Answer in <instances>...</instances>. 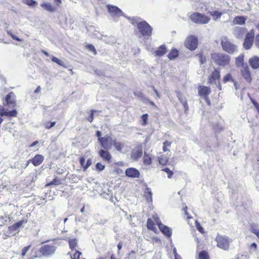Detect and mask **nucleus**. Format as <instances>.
<instances>
[{
    "instance_id": "1",
    "label": "nucleus",
    "mask_w": 259,
    "mask_h": 259,
    "mask_svg": "<svg viewBox=\"0 0 259 259\" xmlns=\"http://www.w3.org/2000/svg\"><path fill=\"white\" fill-rule=\"evenodd\" d=\"M211 58L218 65L223 66L228 65L230 61L229 55L222 53H213L211 55Z\"/></svg>"
},
{
    "instance_id": "2",
    "label": "nucleus",
    "mask_w": 259,
    "mask_h": 259,
    "mask_svg": "<svg viewBox=\"0 0 259 259\" xmlns=\"http://www.w3.org/2000/svg\"><path fill=\"white\" fill-rule=\"evenodd\" d=\"M221 45L223 50L230 54H233L238 51L237 46L231 42L226 36L221 37Z\"/></svg>"
},
{
    "instance_id": "3",
    "label": "nucleus",
    "mask_w": 259,
    "mask_h": 259,
    "mask_svg": "<svg viewBox=\"0 0 259 259\" xmlns=\"http://www.w3.org/2000/svg\"><path fill=\"white\" fill-rule=\"evenodd\" d=\"M137 27L142 36H150L152 35L153 29L145 21L138 23Z\"/></svg>"
},
{
    "instance_id": "4",
    "label": "nucleus",
    "mask_w": 259,
    "mask_h": 259,
    "mask_svg": "<svg viewBox=\"0 0 259 259\" xmlns=\"http://www.w3.org/2000/svg\"><path fill=\"white\" fill-rule=\"evenodd\" d=\"M189 18L195 23L199 24H207L210 21V18L199 13H194L190 15Z\"/></svg>"
},
{
    "instance_id": "5",
    "label": "nucleus",
    "mask_w": 259,
    "mask_h": 259,
    "mask_svg": "<svg viewBox=\"0 0 259 259\" xmlns=\"http://www.w3.org/2000/svg\"><path fill=\"white\" fill-rule=\"evenodd\" d=\"M215 241L218 247L225 250H228L229 249L230 243L231 240L228 237L218 235L215 238Z\"/></svg>"
},
{
    "instance_id": "6",
    "label": "nucleus",
    "mask_w": 259,
    "mask_h": 259,
    "mask_svg": "<svg viewBox=\"0 0 259 259\" xmlns=\"http://www.w3.org/2000/svg\"><path fill=\"white\" fill-rule=\"evenodd\" d=\"M220 71L219 68L215 69L208 77V83L214 84L218 87L220 90H222V87L220 83Z\"/></svg>"
},
{
    "instance_id": "7",
    "label": "nucleus",
    "mask_w": 259,
    "mask_h": 259,
    "mask_svg": "<svg viewBox=\"0 0 259 259\" xmlns=\"http://www.w3.org/2000/svg\"><path fill=\"white\" fill-rule=\"evenodd\" d=\"M98 141L102 148L104 149L109 150L111 148L114 140L110 136L106 135L104 137L98 138Z\"/></svg>"
},
{
    "instance_id": "8",
    "label": "nucleus",
    "mask_w": 259,
    "mask_h": 259,
    "mask_svg": "<svg viewBox=\"0 0 259 259\" xmlns=\"http://www.w3.org/2000/svg\"><path fill=\"white\" fill-rule=\"evenodd\" d=\"M198 45V39L197 37L191 35L188 37L185 41V46L190 50H195Z\"/></svg>"
},
{
    "instance_id": "9",
    "label": "nucleus",
    "mask_w": 259,
    "mask_h": 259,
    "mask_svg": "<svg viewBox=\"0 0 259 259\" xmlns=\"http://www.w3.org/2000/svg\"><path fill=\"white\" fill-rule=\"evenodd\" d=\"M254 38V33L251 31L246 34L244 41L243 43V47L246 50L250 49L252 44Z\"/></svg>"
},
{
    "instance_id": "10",
    "label": "nucleus",
    "mask_w": 259,
    "mask_h": 259,
    "mask_svg": "<svg viewBox=\"0 0 259 259\" xmlns=\"http://www.w3.org/2000/svg\"><path fill=\"white\" fill-rule=\"evenodd\" d=\"M241 73L244 79L248 83L251 82L252 78L251 76L250 72L248 65L246 64L243 65L242 69L241 70Z\"/></svg>"
},
{
    "instance_id": "11",
    "label": "nucleus",
    "mask_w": 259,
    "mask_h": 259,
    "mask_svg": "<svg viewBox=\"0 0 259 259\" xmlns=\"http://www.w3.org/2000/svg\"><path fill=\"white\" fill-rule=\"evenodd\" d=\"M56 250L53 245H45L40 249V252L44 255H50L53 254Z\"/></svg>"
},
{
    "instance_id": "12",
    "label": "nucleus",
    "mask_w": 259,
    "mask_h": 259,
    "mask_svg": "<svg viewBox=\"0 0 259 259\" xmlns=\"http://www.w3.org/2000/svg\"><path fill=\"white\" fill-rule=\"evenodd\" d=\"M198 93L200 97L206 98L210 94L211 90L209 87L200 85L198 88Z\"/></svg>"
},
{
    "instance_id": "13",
    "label": "nucleus",
    "mask_w": 259,
    "mask_h": 259,
    "mask_svg": "<svg viewBox=\"0 0 259 259\" xmlns=\"http://www.w3.org/2000/svg\"><path fill=\"white\" fill-rule=\"evenodd\" d=\"M108 10L109 13L111 14L112 16H116L119 17L120 16H124V13L118 7L114 6H107Z\"/></svg>"
},
{
    "instance_id": "14",
    "label": "nucleus",
    "mask_w": 259,
    "mask_h": 259,
    "mask_svg": "<svg viewBox=\"0 0 259 259\" xmlns=\"http://www.w3.org/2000/svg\"><path fill=\"white\" fill-rule=\"evenodd\" d=\"M17 114V112L16 110L8 111L7 110H5L2 105H0V115L1 116H6L8 117H16Z\"/></svg>"
},
{
    "instance_id": "15",
    "label": "nucleus",
    "mask_w": 259,
    "mask_h": 259,
    "mask_svg": "<svg viewBox=\"0 0 259 259\" xmlns=\"http://www.w3.org/2000/svg\"><path fill=\"white\" fill-rule=\"evenodd\" d=\"M157 224L161 232L167 237L170 238L172 234L171 229L161 223H157Z\"/></svg>"
},
{
    "instance_id": "16",
    "label": "nucleus",
    "mask_w": 259,
    "mask_h": 259,
    "mask_svg": "<svg viewBox=\"0 0 259 259\" xmlns=\"http://www.w3.org/2000/svg\"><path fill=\"white\" fill-rule=\"evenodd\" d=\"M246 32L245 29L240 27H236L234 28L233 33L237 38H241Z\"/></svg>"
},
{
    "instance_id": "17",
    "label": "nucleus",
    "mask_w": 259,
    "mask_h": 259,
    "mask_svg": "<svg viewBox=\"0 0 259 259\" xmlns=\"http://www.w3.org/2000/svg\"><path fill=\"white\" fill-rule=\"evenodd\" d=\"M99 155L105 161L109 162L112 158V156L106 149H101L99 151Z\"/></svg>"
},
{
    "instance_id": "18",
    "label": "nucleus",
    "mask_w": 259,
    "mask_h": 259,
    "mask_svg": "<svg viewBox=\"0 0 259 259\" xmlns=\"http://www.w3.org/2000/svg\"><path fill=\"white\" fill-rule=\"evenodd\" d=\"M125 175L131 178H138L140 176L139 171L135 168H128L125 172Z\"/></svg>"
},
{
    "instance_id": "19",
    "label": "nucleus",
    "mask_w": 259,
    "mask_h": 259,
    "mask_svg": "<svg viewBox=\"0 0 259 259\" xmlns=\"http://www.w3.org/2000/svg\"><path fill=\"white\" fill-rule=\"evenodd\" d=\"M13 93H11L7 95L6 97L5 102L4 103V105H8L10 107H14L15 105V100L13 98Z\"/></svg>"
},
{
    "instance_id": "20",
    "label": "nucleus",
    "mask_w": 259,
    "mask_h": 259,
    "mask_svg": "<svg viewBox=\"0 0 259 259\" xmlns=\"http://www.w3.org/2000/svg\"><path fill=\"white\" fill-rule=\"evenodd\" d=\"M27 221L24 220L19 221L15 223L12 226L9 227V231L14 233V232H18L20 228H21L24 223H26Z\"/></svg>"
},
{
    "instance_id": "21",
    "label": "nucleus",
    "mask_w": 259,
    "mask_h": 259,
    "mask_svg": "<svg viewBox=\"0 0 259 259\" xmlns=\"http://www.w3.org/2000/svg\"><path fill=\"white\" fill-rule=\"evenodd\" d=\"M249 63L250 66L253 69L259 68V57L253 56L249 60Z\"/></svg>"
},
{
    "instance_id": "22",
    "label": "nucleus",
    "mask_w": 259,
    "mask_h": 259,
    "mask_svg": "<svg viewBox=\"0 0 259 259\" xmlns=\"http://www.w3.org/2000/svg\"><path fill=\"white\" fill-rule=\"evenodd\" d=\"M41 7H42L45 10L49 12H54L56 11V8L54 7L52 4L48 2H46L41 4L40 5Z\"/></svg>"
},
{
    "instance_id": "23",
    "label": "nucleus",
    "mask_w": 259,
    "mask_h": 259,
    "mask_svg": "<svg viewBox=\"0 0 259 259\" xmlns=\"http://www.w3.org/2000/svg\"><path fill=\"white\" fill-rule=\"evenodd\" d=\"M44 160V157L41 155L37 154L35 155L32 159V164L36 166L40 165Z\"/></svg>"
},
{
    "instance_id": "24",
    "label": "nucleus",
    "mask_w": 259,
    "mask_h": 259,
    "mask_svg": "<svg viewBox=\"0 0 259 259\" xmlns=\"http://www.w3.org/2000/svg\"><path fill=\"white\" fill-rule=\"evenodd\" d=\"M167 52L166 48L165 45H161L158 48L157 50L155 52V56H162Z\"/></svg>"
},
{
    "instance_id": "25",
    "label": "nucleus",
    "mask_w": 259,
    "mask_h": 259,
    "mask_svg": "<svg viewBox=\"0 0 259 259\" xmlns=\"http://www.w3.org/2000/svg\"><path fill=\"white\" fill-rule=\"evenodd\" d=\"M246 18L244 16H236L234 18L233 23L234 24L243 25L245 24Z\"/></svg>"
},
{
    "instance_id": "26",
    "label": "nucleus",
    "mask_w": 259,
    "mask_h": 259,
    "mask_svg": "<svg viewBox=\"0 0 259 259\" xmlns=\"http://www.w3.org/2000/svg\"><path fill=\"white\" fill-rule=\"evenodd\" d=\"M145 196L148 202H151L152 201V192L150 188H146L145 190Z\"/></svg>"
},
{
    "instance_id": "27",
    "label": "nucleus",
    "mask_w": 259,
    "mask_h": 259,
    "mask_svg": "<svg viewBox=\"0 0 259 259\" xmlns=\"http://www.w3.org/2000/svg\"><path fill=\"white\" fill-rule=\"evenodd\" d=\"M113 145L114 146L115 149L119 152H122V149L124 147V143L117 141L116 140H114Z\"/></svg>"
},
{
    "instance_id": "28",
    "label": "nucleus",
    "mask_w": 259,
    "mask_h": 259,
    "mask_svg": "<svg viewBox=\"0 0 259 259\" xmlns=\"http://www.w3.org/2000/svg\"><path fill=\"white\" fill-rule=\"evenodd\" d=\"M142 156V151L141 149L135 150L132 153L131 157L135 160H138Z\"/></svg>"
},
{
    "instance_id": "29",
    "label": "nucleus",
    "mask_w": 259,
    "mask_h": 259,
    "mask_svg": "<svg viewBox=\"0 0 259 259\" xmlns=\"http://www.w3.org/2000/svg\"><path fill=\"white\" fill-rule=\"evenodd\" d=\"M244 58V56L242 54L236 58L235 63L237 67L242 66L243 67V65H245L243 63Z\"/></svg>"
},
{
    "instance_id": "30",
    "label": "nucleus",
    "mask_w": 259,
    "mask_h": 259,
    "mask_svg": "<svg viewBox=\"0 0 259 259\" xmlns=\"http://www.w3.org/2000/svg\"><path fill=\"white\" fill-rule=\"evenodd\" d=\"M68 254L70 255L71 259H79L80 255L81 254V252L75 249L73 252L71 251Z\"/></svg>"
},
{
    "instance_id": "31",
    "label": "nucleus",
    "mask_w": 259,
    "mask_h": 259,
    "mask_svg": "<svg viewBox=\"0 0 259 259\" xmlns=\"http://www.w3.org/2000/svg\"><path fill=\"white\" fill-rule=\"evenodd\" d=\"M69 247L72 250V252L74 251V250L76 249L75 247L77 244V241L75 238H70L69 240Z\"/></svg>"
},
{
    "instance_id": "32",
    "label": "nucleus",
    "mask_w": 259,
    "mask_h": 259,
    "mask_svg": "<svg viewBox=\"0 0 259 259\" xmlns=\"http://www.w3.org/2000/svg\"><path fill=\"white\" fill-rule=\"evenodd\" d=\"M102 39L103 41L105 42L108 44H112L115 42V39L113 36H110L107 37V36H104L102 38Z\"/></svg>"
},
{
    "instance_id": "33",
    "label": "nucleus",
    "mask_w": 259,
    "mask_h": 259,
    "mask_svg": "<svg viewBox=\"0 0 259 259\" xmlns=\"http://www.w3.org/2000/svg\"><path fill=\"white\" fill-rule=\"evenodd\" d=\"M210 15H211L213 17V19L215 20H217L218 19L221 18V17L222 16L223 13L221 12H219L218 11H214L209 12Z\"/></svg>"
},
{
    "instance_id": "34",
    "label": "nucleus",
    "mask_w": 259,
    "mask_h": 259,
    "mask_svg": "<svg viewBox=\"0 0 259 259\" xmlns=\"http://www.w3.org/2000/svg\"><path fill=\"white\" fill-rule=\"evenodd\" d=\"M177 97H178L179 101L183 105L185 109H187L188 108V105L186 99L180 94H178Z\"/></svg>"
},
{
    "instance_id": "35",
    "label": "nucleus",
    "mask_w": 259,
    "mask_h": 259,
    "mask_svg": "<svg viewBox=\"0 0 259 259\" xmlns=\"http://www.w3.org/2000/svg\"><path fill=\"white\" fill-rule=\"evenodd\" d=\"M178 56V51L176 49H172L167 55L168 58L170 59H175Z\"/></svg>"
},
{
    "instance_id": "36",
    "label": "nucleus",
    "mask_w": 259,
    "mask_h": 259,
    "mask_svg": "<svg viewBox=\"0 0 259 259\" xmlns=\"http://www.w3.org/2000/svg\"><path fill=\"white\" fill-rule=\"evenodd\" d=\"M196 56L198 58L200 64L202 65L206 62V58L202 53L198 54Z\"/></svg>"
},
{
    "instance_id": "37",
    "label": "nucleus",
    "mask_w": 259,
    "mask_h": 259,
    "mask_svg": "<svg viewBox=\"0 0 259 259\" xmlns=\"http://www.w3.org/2000/svg\"><path fill=\"white\" fill-rule=\"evenodd\" d=\"M223 81L226 83L229 81L234 82L232 75L230 73L227 74L223 78Z\"/></svg>"
},
{
    "instance_id": "38",
    "label": "nucleus",
    "mask_w": 259,
    "mask_h": 259,
    "mask_svg": "<svg viewBox=\"0 0 259 259\" xmlns=\"http://www.w3.org/2000/svg\"><path fill=\"white\" fill-rule=\"evenodd\" d=\"M61 183V180H60V179L58 178H55L52 181H51L49 183L47 184L46 185V186L48 187V186H49L51 185L57 186V185H60Z\"/></svg>"
},
{
    "instance_id": "39",
    "label": "nucleus",
    "mask_w": 259,
    "mask_h": 259,
    "mask_svg": "<svg viewBox=\"0 0 259 259\" xmlns=\"http://www.w3.org/2000/svg\"><path fill=\"white\" fill-rule=\"evenodd\" d=\"M143 162L145 164H146L148 165L151 164V157L149 155L145 154L143 157Z\"/></svg>"
},
{
    "instance_id": "40",
    "label": "nucleus",
    "mask_w": 259,
    "mask_h": 259,
    "mask_svg": "<svg viewBox=\"0 0 259 259\" xmlns=\"http://www.w3.org/2000/svg\"><path fill=\"white\" fill-rule=\"evenodd\" d=\"M199 259H209V256L207 252L205 251H202L199 254Z\"/></svg>"
},
{
    "instance_id": "41",
    "label": "nucleus",
    "mask_w": 259,
    "mask_h": 259,
    "mask_svg": "<svg viewBox=\"0 0 259 259\" xmlns=\"http://www.w3.org/2000/svg\"><path fill=\"white\" fill-rule=\"evenodd\" d=\"M52 61L55 63H56L58 65L65 67L64 63L60 60L59 59L57 58L56 57H52Z\"/></svg>"
},
{
    "instance_id": "42",
    "label": "nucleus",
    "mask_w": 259,
    "mask_h": 259,
    "mask_svg": "<svg viewBox=\"0 0 259 259\" xmlns=\"http://www.w3.org/2000/svg\"><path fill=\"white\" fill-rule=\"evenodd\" d=\"M14 234H15V233L12 232L11 231H9V230L8 229V231L7 232L4 233L3 234L2 238L4 239H7L9 237H10L11 236L14 235Z\"/></svg>"
},
{
    "instance_id": "43",
    "label": "nucleus",
    "mask_w": 259,
    "mask_h": 259,
    "mask_svg": "<svg viewBox=\"0 0 259 259\" xmlns=\"http://www.w3.org/2000/svg\"><path fill=\"white\" fill-rule=\"evenodd\" d=\"M23 2L26 5L31 7H33L36 4V2L33 0H22Z\"/></svg>"
},
{
    "instance_id": "44",
    "label": "nucleus",
    "mask_w": 259,
    "mask_h": 259,
    "mask_svg": "<svg viewBox=\"0 0 259 259\" xmlns=\"http://www.w3.org/2000/svg\"><path fill=\"white\" fill-rule=\"evenodd\" d=\"M147 224L149 229L153 230L154 229V224L151 219H148Z\"/></svg>"
},
{
    "instance_id": "45",
    "label": "nucleus",
    "mask_w": 259,
    "mask_h": 259,
    "mask_svg": "<svg viewBox=\"0 0 259 259\" xmlns=\"http://www.w3.org/2000/svg\"><path fill=\"white\" fill-rule=\"evenodd\" d=\"M168 162V159L166 157H161L159 158V162L160 164L165 165Z\"/></svg>"
},
{
    "instance_id": "46",
    "label": "nucleus",
    "mask_w": 259,
    "mask_h": 259,
    "mask_svg": "<svg viewBox=\"0 0 259 259\" xmlns=\"http://www.w3.org/2000/svg\"><path fill=\"white\" fill-rule=\"evenodd\" d=\"M170 144H171V143L167 141H166L163 142L162 149H163V150L164 152H165L168 150V149H167V147H170Z\"/></svg>"
},
{
    "instance_id": "47",
    "label": "nucleus",
    "mask_w": 259,
    "mask_h": 259,
    "mask_svg": "<svg viewBox=\"0 0 259 259\" xmlns=\"http://www.w3.org/2000/svg\"><path fill=\"white\" fill-rule=\"evenodd\" d=\"M105 166L100 162H98L96 165V169L99 171H102L104 169Z\"/></svg>"
},
{
    "instance_id": "48",
    "label": "nucleus",
    "mask_w": 259,
    "mask_h": 259,
    "mask_svg": "<svg viewBox=\"0 0 259 259\" xmlns=\"http://www.w3.org/2000/svg\"><path fill=\"white\" fill-rule=\"evenodd\" d=\"M148 115L147 114H143L142 116V125H145L147 124V119H148Z\"/></svg>"
},
{
    "instance_id": "49",
    "label": "nucleus",
    "mask_w": 259,
    "mask_h": 259,
    "mask_svg": "<svg viewBox=\"0 0 259 259\" xmlns=\"http://www.w3.org/2000/svg\"><path fill=\"white\" fill-rule=\"evenodd\" d=\"M30 246L28 245V246H25L23 248V249L22 250V253H21V256L22 257H24L26 255V254L27 253V252L30 249Z\"/></svg>"
},
{
    "instance_id": "50",
    "label": "nucleus",
    "mask_w": 259,
    "mask_h": 259,
    "mask_svg": "<svg viewBox=\"0 0 259 259\" xmlns=\"http://www.w3.org/2000/svg\"><path fill=\"white\" fill-rule=\"evenodd\" d=\"M163 171H164L165 172H166L168 175H167V177L170 179L171 178L172 175H173V172L170 170L168 168H165L163 169Z\"/></svg>"
},
{
    "instance_id": "51",
    "label": "nucleus",
    "mask_w": 259,
    "mask_h": 259,
    "mask_svg": "<svg viewBox=\"0 0 259 259\" xmlns=\"http://www.w3.org/2000/svg\"><path fill=\"white\" fill-rule=\"evenodd\" d=\"M55 124H56L55 121L47 123L45 124V128L46 129H50V128H52V127H53L55 125Z\"/></svg>"
},
{
    "instance_id": "52",
    "label": "nucleus",
    "mask_w": 259,
    "mask_h": 259,
    "mask_svg": "<svg viewBox=\"0 0 259 259\" xmlns=\"http://www.w3.org/2000/svg\"><path fill=\"white\" fill-rule=\"evenodd\" d=\"M8 219L9 218L6 216L0 217V226H2L7 222Z\"/></svg>"
},
{
    "instance_id": "53",
    "label": "nucleus",
    "mask_w": 259,
    "mask_h": 259,
    "mask_svg": "<svg viewBox=\"0 0 259 259\" xmlns=\"http://www.w3.org/2000/svg\"><path fill=\"white\" fill-rule=\"evenodd\" d=\"M92 159L91 158L87 160L86 164L83 166V170H85L92 164Z\"/></svg>"
},
{
    "instance_id": "54",
    "label": "nucleus",
    "mask_w": 259,
    "mask_h": 259,
    "mask_svg": "<svg viewBox=\"0 0 259 259\" xmlns=\"http://www.w3.org/2000/svg\"><path fill=\"white\" fill-rule=\"evenodd\" d=\"M96 111H97L96 110H93L91 111V113L90 116L87 118L88 120L89 121H90V122H92L93 121V120L94 119V118H93L94 113Z\"/></svg>"
},
{
    "instance_id": "55",
    "label": "nucleus",
    "mask_w": 259,
    "mask_h": 259,
    "mask_svg": "<svg viewBox=\"0 0 259 259\" xmlns=\"http://www.w3.org/2000/svg\"><path fill=\"white\" fill-rule=\"evenodd\" d=\"M8 34L10 35L11 36V37L14 39V40H17V41H21V39L18 37L17 36L13 35L11 32L8 31Z\"/></svg>"
},
{
    "instance_id": "56",
    "label": "nucleus",
    "mask_w": 259,
    "mask_h": 259,
    "mask_svg": "<svg viewBox=\"0 0 259 259\" xmlns=\"http://www.w3.org/2000/svg\"><path fill=\"white\" fill-rule=\"evenodd\" d=\"M196 228L197 230L201 233H203V229L197 221H196Z\"/></svg>"
},
{
    "instance_id": "57",
    "label": "nucleus",
    "mask_w": 259,
    "mask_h": 259,
    "mask_svg": "<svg viewBox=\"0 0 259 259\" xmlns=\"http://www.w3.org/2000/svg\"><path fill=\"white\" fill-rule=\"evenodd\" d=\"M257 248V244L255 243H253L250 246V250L251 251H255Z\"/></svg>"
},
{
    "instance_id": "58",
    "label": "nucleus",
    "mask_w": 259,
    "mask_h": 259,
    "mask_svg": "<svg viewBox=\"0 0 259 259\" xmlns=\"http://www.w3.org/2000/svg\"><path fill=\"white\" fill-rule=\"evenodd\" d=\"M88 48L92 52H93L95 54H96V49L94 47V46L92 45H88Z\"/></svg>"
},
{
    "instance_id": "59",
    "label": "nucleus",
    "mask_w": 259,
    "mask_h": 259,
    "mask_svg": "<svg viewBox=\"0 0 259 259\" xmlns=\"http://www.w3.org/2000/svg\"><path fill=\"white\" fill-rule=\"evenodd\" d=\"M255 46L259 48V34H257L255 37Z\"/></svg>"
},
{
    "instance_id": "60",
    "label": "nucleus",
    "mask_w": 259,
    "mask_h": 259,
    "mask_svg": "<svg viewBox=\"0 0 259 259\" xmlns=\"http://www.w3.org/2000/svg\"><path fill=\"white\" fill-rule=\"evenodd\" d=\"M79 162L81 166L83 168L85 163V158L84 157H81L80 158Z\"/></svg>"
},
{
    "instance_id": "61",
    "label": "nucleus",
    "mask_w": 259,
    "mask_h": 259,
    "mask_svg": "<svg viewBox=\"0 0 259 259\" xmlns=\"http://www.w3.org/2000/svg\"><path fill=\"white\" fill-rule=\"evenodd\" d=\"M255 107L256 108L257 112L259 113V104L255 101H252Z\"/></svg>"
},
{
    "instance_id": "62",
    "label": "nucleus",
    "mask_w": 259,
    "mask_h": 259,
    "mask_svg": "<svg viewBox=\"0 0 259 259\" xmlns=\"http://www.w3.org/2000/svg\"><path fill=\"white\" fill-rule=\"evenodd\" d=\"M56 5L59 6L62 3V0H54Z\"/></svg>"
},
{
    "instance_id": "63",
    "label": "nucleus",
    "mask_w": 259,
    "mask_h": 259,
    "mask_svg": "<svg viewBox=\"0 0 259 259\" xmlns=\"http://www.w3.org/2000/svg\"><path fill=\"white\" fill-rule=\"evenodd\" d=\"M234 83V87L236 90H237L239 87V85L237 84V82L234 80V82H233Z\"/></svg>"
},
{
    "instance_id": "64",
    "label": "nucleus",
    "mask_w": 259,
    "mask_h": 259,
    "mask_svg": "<svg viewBox=\"0 0 259 259\" xmlns=\"http://www.w3.org/2000/svg\"><path fill=\"white\" fill-rule=\"evenodd\" d=\"M252 232L255 234L259 239V231L253 230Z\"/></svg>"
}]
</instances>
